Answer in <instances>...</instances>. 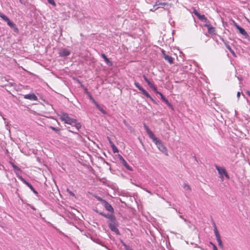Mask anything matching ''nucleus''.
Listing matches in <instances>:
<instances>
[{"label":"nucleus","instance_id":"nucleus-1","mask_svg":"<svg viewBox=\"0 0 250 250\" xmlns=\"http://www.w3.org/2000/svg\"><path fill=\"white\" fill-rule=\"evenodd\" d=\"M144 127L146 132L148 134L149 138L152 140L153 142L157 146L158 149L162 152H165L167 151V148L163 145L161 141L159 140L157 137H155L153 132L148 128L146 123H144Z\"/></svg>","mask_w":250,"mask_h":250},{"label":"nucleus","instance_id":"nucleus-2","mask_svg":"<svg viewBox=\"0 0 250 250\" xmlns=\"http://www.w3.org/2000/svg\"><path fill=\"white\" fill-rule=\"evenodd\" d=\"M58 115L60 117V119L65 124H69L74 126L77 129L81 128V124L78 123L77 120L69 117L68 114L61 112L59 114H58Z\"/></svg>","mask_w":250,"mask_h":250},{"label":"nucleus","instance_id":"nucleus-3","mask_svg":"<svg viewBox=\"0 0 250 250\" xmlns=\"http://www.w3.org/2000/svg\"><path fill=\"white\" fill-rule=\"evenodd\" d=\"M0 17L4 21L7 22V24L12 28L14 29L15 32H18L19 31L16 25L13 23L10 19L5 15L0 13Z\"/></svg>","mask_w":250,"mask_h":250},{"label":"nucleus","instance_id":"nucleus-4","mask_svg":"<svg viewBox=\"0 0 250 250\" xmlns=\"http://www.w3.org/2000/svg\"><path fill=\"white\" fill-rule=\"evenodd\" d=\"M134 84L135 86L138 88V89L142 92L143 94H144L145 96H146L147 98H149L152 101L154 102V100L150 96V95L149 94V93L145 89H144L138 83L135 82L134 83Z\"/></svg>","mask_w":250,"mask_h":250},{"label":"nucleus","instance_id":"nucleus-5","mask_svg":"<svg viewBox=\"0 0 250 250\" xmlns=\"http://www.w3.org/2000/svg\"><path fill=\"white\" fill-rule=\"evenodd\" d=\"M215 168L217 170L219 174L221 175V178L222 181H223V175H224L227 179L229 178V175L224 167H221L218 166H215Z\"/></svg>","mask_w":250,"mask_h":250},{"label":"nucleus","instance_id":"nucleus-6","mask_svg":"<svg viewBox=\"0 0 250 250\" xmlns=\"http://www.w3.org/2000/svg\"><path fill=\"white\" fill-rule=\"evenodd\" d=\"M193 13L195 15H196L199 19H200V20L202 21H207V18L204 15H201L197 11V10L195 8H193Z\"/></svg>","mask_w":250,"mask_h":250},{"label":"nucleus","instance_id":"nucleus-7","mask_svg":"<svg viewBox=\"0 0 250 250\" xmlns=\"http://www.w3.org/2000/svg\"><path fill=\"white\" fill-rule=\"evenodd\" d=\"M205 26L208 28V32L209 34L215 35V28L210 24H206Z\"/></svg>","mask_w":250,"mask_h":250},{"label":"nucleus","instance_id":"nucleus-8","mask_svg":"<svg viewBox=\"0 0 250 250\" xmlns=\"http://www.w3.org/2000/svg\"><path fill=\"white\" fill-rule=\"evenodd\" d=\"M234 26L236 28L239 30L240 34L245 36V37H247L248 36V33L245 31V30L242 27L239 26L236 22H234Z\"/></svg>","mask_w":250,"mask_h":250},{"label":"nucleus","instance_id":"nucleus-9","mask_svg":"<svg viewBox=\"0 0 250 250\" xmlns=\"http://www.w3.org/2000/svg\"><path fill=\"white\" fill-rule=\"evenodd\" d=\"M70 54V51L66 48L62 49L59 52V55L61 57H66L69 56Z\"/></svg>","mask_w":250,"mask_h":250},{"label":"nucleus","instance_id":"nucleus-10","mask_svg":"<svg viewBox=\"0 0 250 250\" xmlns=\"http://www.w3.org/2000/svg\"><path fill=\"white\" fill-rule=\"evenodd\" d=\"M24 98L32 101H37L38 100L37 97L34 93L25 95Z\"/></svg>","mask_w":250,"mask_h":250},{"label":"nucleus","instance_id":"nucleus-11","mask_svg":"<svg viewBox=\"0 0 250 250\" xmlns=\"http://www.w3.org/2000/svg\"><path fill=\"white\" fill-rule=\"evenodd\" d=\"M109 227L111 230L114 232H115L117 234H119L120 232L118 229L117 228V226L115 223H110L109 224Z\"/></svg>","mask_w":250,"mask_h":250},{"label":"nucleus","instance_id":"nucleus-12","mask_svg":"<svg viewBox=\"0 0 250 250\" xmlns=\"http://www.w3.org/2000/svg\"><path fill=\"white\" fill-rule=\"evenodd\" d=\"M104 206L105 209L110 212H113L114 211L113 208L106 201H104Z\"/></svg>","mask_w":250,"mask_h":250},{"label":"nucleus","instance_id":"nucleus-13","mask_svg":"<svg viewBox=\"0 0 250 250\" xmlns=\"http://www.w3.org/2000/svg\"><path fill=\"white\" fill-rule=\"evenodd\" d=\"M157 94H159L161 96V98L162 100L169 106H172L171 104L169 103L167 99L166 98V97L160 92L157 91Z\"/></svg>","mask_w":250,"mask_h":250},{"label":"nucleus","instance_id":"nucleus-14","mask_svg":"<svg viewBox=\"0 0 250 250\" xmlns=\"http://www.w3.org/2000/svg\"><path fill=\"white\" fill-rule=\"evenodd\" d=\"M101 56L107 64H108L109 66L112 65V62L109 60L108 58H107V57L104 54H102Z\"/></svg>","mask_w":250,"mask_h":250},{"label":"nucleus","instance_id":"nucleus-15","mask_svg":"<svg viewBox=\"0 0 250 250\" xmlns=\"http://www.w3.org/2000/svg\"><path fill=\"white\" fill-rule=\"evenodd\" d=\"M165 60L167 61L169 63L172 64L173 62V59L172 57L167 55H165V57H164Z\"/></svg>","mask_w":250,"mask_h":250},{"label":"nucleus","instance_id":"nucleus-16","mask_svg":"<svg viewBox=\"0 0 250 250\" xmlns=\"http://www.w3.org/2000/svg\"><path fill=\"white\" fill-rule=\"evenodd\" d=\"M147 84L149 85V86L152 89V90L155 91L156 93H157V89L156 86L154 84V83H152L150 81H148V83H147Z\"/></svg>","mask_w":250,"mask_h":250},{"label":"nucleus","instance_id":"nucleus-17","mask_svg":"<svg viewBox=\"0 0 250 250\" xmlns=\"http://www.w3.org/2000/svg\"><path fill=\"white\" fill-rule=\"evenodd\" d=\"M147 84L149 85V86L152 89V90L155 91L156 93H157V89L156 86L154 84V83H152L150 81H148V83H147Z\"/></svg>","mask_w":250,"mask_h":250},{"label":"nucleus","instance_id":"nucleus-18","mask_svg":"<svg viewBox=\"0 0 250 250\" xmlns=\"http://www.w3.org/2000/svg\"><path fill=\"white\" fill-rule=\"evenodd\" d=\"M147 84L149 85V86L152 89V90L155 91L156 93H157V89L156 86L154 84V83H152L150 81H148V83H147Z\"/></svg>","mask_w":250,"mask_h":250},{"label":"nucleus","instance_id":"nucleus-19","mask_svg":"<svg viewBox=\"0 0 250 250\" xmlns=\"http://www.w3.org/2000/svg\"><path fill=\"white\" fill-rule=\"evenodd\" d=\"M147 84L149 85V86L152 89V90L155 91L156 93H157V89L156 86L154 84V83H152L150 81H148V83H147Z\"/></svg>","mask_w":250,"mask_h":250},{"label":"nucleus","instance_id":"nucleus-20","mask_svg":"<svg viewBox=\"0 0 250 250\" xmlns=\"http://www.w3.org/2000/svg\"><path fill=\"white\" fill-rule=\"evenodd\" d=\"M147 84L149 85V86L152 89V90L155 91L156 93H157V89L156 86L154 84V83H152L150 81H148V83H147Z\"/></svg>","mask_w":250,"mask_h":250},{"label":"nucleus","instance_id":"nucleus-21","mask_svg":"<svg viewBox=\"0 0 250 250\" xmlns=\"http://www.w3.org/2000/svg\"><path fill=\"white\" fill-rule=\"evenodd\" d=\"M121 163L127 169L130 171L132 170V168H131V167L127 163L125 160H123V161Z\"/></svg>","mask_w":250,"mask_h":250},{"label":"nucleus","instance_id":"nucleus-22","mask_svg":"<svg viewBox=\"0 0 250 250\" xmlns=\"http://www.w3.org/2000/svg\"><path fill=\"white\" fill-rule=\"evenodd\" d=\"M214 233L215 234L216 238L220 237V235L219 234V231H218V230L217 229V227L216 226V225L215 224H214Z\"/></svg>","mask_w":250,"mask_h":250},{"label":"nucleus","instance_id":"nucleus-23","mask_svg":"<svg viewBox=\"0 0 250 250\" xmlns=\"http://www.w3.org/2000/svg\"><path fill=\"white\" fill-rule=\"evenodd\" d=\"M11 165H12L14 170L15 171H21V169L18 167L16 165H15L13 163L10 162Z\"/></svg>","mask_w":250,"mask_h":250},{"label":"nucleus","instance_id":"nucleus-24","mask_svg":"<svg viewBox=\"0 0 250 250\" xmlns=\"http://www.w3.org/2000/svg\"><path fill=\"white\" fill-rule=\"evenodd\" d=\"M111 147H112L113 153H116L119 152L118 148L115 146L114 144L111 146Z\"/></svg>","mask_w":250,"mask_h":250},{"label":"nucleus","instance_id":"nucleus-25","mask_svg":"<svg viewBox=\"0 0 250 250\" xmlns=\"http://www.w3.org/2000/svg\"><path fill=\"white\" fill-rule=\"evenodd\" d=\"M169 5V4L167 2H156V5H158L159 6H166V5Z\"/></svg>","mask_w":250,"mask_h":250},{"label":"nucleus","instance_id":"nucleus-26","mask_svg":"<svg viewBox=\"0 0 250 250\" xmlns=\"http://www.w3.org/2000/svg\"><path fill=\"white\" fill-rule=\"evenodd\" d=\"M28 187L31 189V190L32 191H33V192L36 194H38V192L35 189V188L33 187V186L31 185V184H28Z\"/></svg>","mask_w":250,"mask_h":250},{"label":"nucleus","instance_id":"nucleus-27","mask_svg":"<svg viewBox=\"0 0 250 250\" xmlns=\"http://www.w3.org/2000/svg\"><path fill=\"white\" fill-rule=\"evenodd\" d=\"M216 240L218 242L219 246H220L221 248L223 247V243H222V240L221 239V237L216 238Z\"/></svg>","mask_w":250,"mask_h":250},{"label":"nucleus","instance_id":"nucleus-28","mask_svg":"<svg viewBox=\"0 0 250 250\" xmlns=\"http://www.w3.org/2000/svg\"><path fill=\"white\" fill-rule=\"evenodd\" d=\"M96 106L99 109L100 111H101L102 113H105V111L98 104H96Z\"/></svg>","mask_w":250,"mask_h":250},{"label":"nucleus","instance_id":"nucleus-29","mask_svg":"<svg viewBox=\"0 0 250 250\" xmlns=\"http://www.w3.org/2000/svg\"><path fill=\"white\" fill-rule=\"evenodd\" d=\"M183 187L185 189H187L188 190H189V191L191 190V188H190V186L188 185L187 184H184L183 185Z\"/></svg>","mask_w":250,"mask_h":250},{"label":"nucleus","instance_id":"nucleus-30","mask_svg":"<svg viewBox=\"0 0 250 250\" xmlns=\"http://www.w3.org/2000/svg\"><path fill=\"white\" fill-rule=\"evenodd\" d=\"M48 2L54 6H56V3L54 0H47Z\"/></svg>","mask_w":250,"mask_h":250},{"label":"nucleus","instance_id":"nucleus-31","mask_svg":"<svg viewBox=\"0 0 250 250\" xmlns=\"http://www.w3.org/2000/svg\"><path fill=\"white\" fill-rule=\"evenodd\" d=\"M49 127L57 133H58L60 131V129L55 128L53 126H50Z\"/></svg>","mask_w":250,"mask_h":250},{"label":"nucleus","instance_id":"nucleus-32","mask_svg":"<svg viewBox=\"0 0 250 250\" xmlns=\"http://www.w3.org/2000/svg\"><path fill=\"white\" fill-rule=\"evenodd\" d=\"M20 179L21 180V181L23 183H24L25 184H26L27 186H28V184H30L29 183L26 182L23 178H22L21 177L20 178Z\"/></svg>","mask_w":250,"mask_h":250},{"label":"nucleus","instance_id":"nucleus-33","mask_svg":"<svg viewBox=\"0 0 250 250\" xmlns=\"http://www.w3.org/2000/svg\"><path fill=\"white\" fill-rule=\"evenodd\" d=\"M225 46L226 47H227V48L229 50V51H231V50L232 49L230 47V46L228 44V43L225 42Z\"/></svg>","mask_w":250,"mask_h":250},{"label":"nucleus","instance_id":"nucleus-34","mask_svg":"<svg viewBox=\"0 0 250 250\" xmlns=\"http://www.w3.org/2000/svg\"><path fill=\"white\" fill-rule=\"evenodd\" d=\"M107 140L109 141V143L110 145V146L113 145L114 144L113 143V142L111 140L110 138L109 137H107Z\"/></svg>","mask_w":250,"mask_h":250},{"label":"nucleus","instance_id":"nucleus-35","mask_svg":"<svg viewBox=\"0 0 250 250\" xmlns=\"http://www.w3.org/2000/svg\"><path fill=\"white\" fill-rule=\"evenodd\" d=\"M98 200L101 201L103 204H104V201H106L105 200H103L102 199L101 197H98L96 198Z\"/></svg>","mask_w":250,"mask_h":250},{"label":"nucleus","instance_id":"nucleus-36","mask_svg":"<svg viewBox=\"0 0 250 250\" xmlns=\"http://www.w3.org/2000/svg\"><path fill=\"white\" fill-rule=\"evenodd\" d=\"M119 158L121 161V162H122L123 161V160H124V158L120 155H119Z\"/></svg>","mask_w":250,"mask_h":250},{"label":"nucleus","instance_id":"nucleus-37","mask_svg":"<svg viewBox=\"0 0 250 250\" xmlns=\"http://www.w3.org/2000/svg\"><path fill=\"white\" fill-rule=\"evenodd\" d=\"M143 78L146 83L149 81V80L146 77V76L144 75Z\"/></svg>","mask_w":250,"mask_h":250},{"label":"nucleus","instance_id":"nucleus-38","mask_svg":"<svg viewBox=\"0 0 250 250\" xmlns=\"http://www.w3.org/2000/svg\"><path fill=\"white\" fill-rule=\"evenodd\" d=\"M67 191L68 192V193L72 196H74V194L70 190H69L68 189H67Z\"/></svg>","mask_w":250,"mask_h":250},{"label":"nucleus","instance_id":"nucleus-39","mask_svg":"<svg viewBox=\"0 0 250 250\" xmlns=\"http://www.w3.org/2000/svg\"><path fill=\"white\" fill-rule=\"evenodd\" d=\"M229 51L231 52V53L233 55V56H235V57L236 56V55H235L234 51L232 49H231V51Z\"/></svg>","mask_w":250,"mask_h":250},{"label":"nucleus","instance_id":"nucleus-40","mask_svg":"<svg viewBox=\"0 0 250 250\" xmlns=\"http://www.w3.org/2000/svg\"><path fill=\"white\" fill-rule=\"evenodd\" d=\"M229 51L231 52V53L233 55V56H235V57L236 56V55H235L234 51L232 49H231V51Z\"/></svg>","mask_w":250,"mask_h":250},{"label":"nucleus","instance_id":"nucleus-41","mask_svg":"<svg viewBox=\"0 0 250 250\" xmlns=\"http://www.w3.org/2000/svg\"><path fill=\"white\" fill-rule=\"evenodd\" d=\"M90 98L92 100L93 103H94L95 105H96V104H98L92 97H91Z\"/></svg>","mask_w":250,"mask_h":250},{"label":"nucleus","instance_id":"nucleus-42","mask_svg":"<svg viewBox=\"0 0 250 250\" xmlns=\"http://www.w3.org/2000/svg\"><path fill=\"white\" fill-rule=\"evenodd\" d=\"M213 250H218L216 246L214 244H212Z\"/></svg>","mask_w":250,"mask_h":250},{"label":"nucleus","instance_id":"nucleus-43","mask_svg":"<svg viewBox=\"0 0 250 250\" xmlns=\"http://www.w3.org/2000/svg\"><path fill=\"white\" fill-rule=\"evenodd\" d=\"M240 96V92H238L237 93V97L239 99Z\"/></svg>","mask_w":250,"mask_h":250},{"label":"nucleus","instance_id":"nucleus-44","mask_svg":"<svg viewBox=\"0 0 250 250\" xmlns=\"http://www.w3.org/2000/svg\"><path fill=\"white\" fill-rule=\"evenodd\" d=\"M162 54H163V57H165V55H167V54H166V53H165V51L164 50H163L162 51Z\"/></svg>","mask_w":250,"mask_h":250},{"label":"nucleus","instance_id":"nucleus-45","mask_svg":"<svg viewBox=\"0 0 250 250\" xmlns=\"http://www.w3.org/2000/svg\"><path fill=\"white\" fill-rule=\"evenodd\" d=\"M246 93L250 97V92L249 91H247Z\"/></svg>","mask_w":250,"mask_h":250},{"label":"nucleus","instance_id":"nucleus-46","mask_svg":"<svg viewBox=\"0 0 250 250\" xmlns=\"http://www.w3.org/2000/svg\"><path fill=\"white\" fill-rule=\"evenodd\" d=\"M210 244H211V245H212V244H213L211 242H210Z\"/></svg>","mask_w":250,"mask_h":250},{"label":"nucleus","instance_id":"nucleus-47","mask_svg":"<svg viewBox=\"0 0 250 250\" xmlns=\"http://www.w3.org/2000/svg\"><path fill=\"white\" fill-rule=\"evenodd\" d=\"M20 2L22 3L21 0H19Z\"/></svg>","mask_w":250,"mask_h":250}]
</instances>
